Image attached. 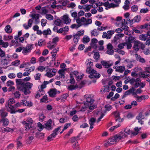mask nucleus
<instances>
[{
    "instance_id": "obj_1",
    "label": "nucleus",
    "mask_w": 150,
    "mask_h": 150,
    "mask_svg": "<svg viewBox=\"0 0 150 150\" xmlns=\"http://www.w3.org/2000/svg\"><path fill=\"white\" fill-rule=\"evenodd\" d=\"M132 131L129 128L126 127L124 130L121 131L115 136L119 141L120 140L123 139L127 137V136L131 134Z\"/></svg>"
},
{
    "instance_id": "obj_2",
    "label": "nucleus",
    "mask_w": 150,
    "mask_h": 150,
    "mask_svg": "<svg viewBox=\"0 0 150 150\" xmlns=\"http://www.w3.org/2000/svg\"><path fill=\"white\" fill-rule=\"evenodd\" d=\"M84 99L86 102L84 104V106H83L81 109V111H85L88 108L87 105H90L92 104L94 101L93 99L91 97V96L90 95H85Z\"/></svg>"
},
{
    "instance_id": "obj_3",
    "label": "nucleus",
    "mask_w": 150,
    "mask_h": 150,
    "mask_svg": "<svg viewBox=\"0 0 150 150\" xmlns=\"http://www.w3.org/2000/svg\"><path fill=\"white\" fill-rule=\"evenodd\" d=\"M23 87L20 88V91H22L25 95H27L30 93V90L33 86V84L27 82L25 83Z\"/></svg>"
},
{
    "instance_id": "obj_4",
    "label": "nucleus",
    "mask_w": 150,
    "mask_h": 150,
    "mask_svg": "<svg viewBox=\"0 0 150 150\" xmlns=\"http://www.w3.org/2000/svg\"><path fill=\"white\" fill-rule=\"evenodd\" d=\"M86 72L90 74V75L89 76V77L90 78H98L100 76V74L97 73L96 70L91 67H87L86 70Z\"/></svg>"
},
{
    "instance_id": "obj_5",
    "label": "nucleus",
    "mask_w": 150,
    "mask_h": 150,
    "mask_svg": "<svg viewBox=\"0 0 150 150\" xmlns=\"http://www.w3.org/2000/svg\"><path fill=\"white\" fill-rule=\"evenodd\" d=\"M22 123L25 125V129L28 130L31 128L30 125L33 124V121L32 118L29 117L27 118L26 121H23Z\"/></svg>"
},
{
    "instance_id": "obj_6",
    "label": "nucleus",
    "mask_w": 150,
    "mask_h": 150,
    "mask_svg": "<svg viewBox=\"0 0 150 150\" xmlns=\"http://www.w3.org/2000/svg\"><path fill=\"white\" fill-rule=\"evenodd\" d=\"M54 126V123L51 119L49 120L44 125V128L49 131L52 130Z\"/></svg>"
},
{
    "instance_id": "obj_7",
    "label": "nucleus",
    "mask_w": 150,
    "mask_h": 150,
    "mask_svg": "<svg viewBox=\"0 0 150 150\" xmlns=\"http://www.w3.org/2000/svg\"><path fill=\"white\" fill-rule=\"evenodd\" d=\"M118 142V141L115 135L112 138L108 139L105 144V145L108 146L114 144Z\"/></svg>"
},
{
    "instance_id": "obj_8",
    "label": "nucleus",
    "mask_w": 150,
    "mask_h": 150,
    "mask_svg": "<svg viewBox=\"0 0 150 150\" xmlns=\"http://www.w3.org/2000/svg\"><path fill=\"white\" fill-rule=\"evenodd\" d=\"M134 38L132 36H130L129 37L126 42H125V45L127 46V48L128 49H130L132 46V44L134 42Z\"/></svg>"
},
{
    "instance_id": "obj_9",
    "label": "nucleus",
    "mask_w": 150,
    "mask_h": 150,
    "mask_svg": "<svg viewBox=\"0 0 150 150\" xmlns=\"http://www.w3.org/2000/svg\"><path fill=\"white\" fill-rule=\"evenodd\" d=\"M60 129V127H58L55 129L53 131V133L51 134L47 138L48 139L51 141L54 139L55 137V136L58 134Z\"/></svg>"
},
{
    "instance_id": "obj_10",
    "label": "nucleus",
    "mask_w": 150,
    "mask_h": 150,
    "mask_svg": "<svg viewBox=\"0 0 150 150\" xmlns=\"http://www.w3.org/2000/svg\"><path fill=\"white\" fill-rule=\"evenodd\" d=\"M57 70L54 69H48L47 70L46 76L48 77L51 78L54 76L56 73Z\"/></svg>"
},
{
    "instance_id": "obj_11",
    "label": "nucleus",
    "mask_w": 150,
    "mask_h": 150,
    "mask_svg": "<svg viewBox=\"0 0 150 150\" xmlns=\"http://www.w3.org/2000/svg\"><path fill=\"white\" fill-rule=\"evenodd\" d=\"M124 35V34L123 33H118L116 34L113 40V42L116 44L118 42H119L120 38L123 37Z\"/></svg>"
},
{
    "instance_id": "obj_12",
    "label": "nucleus",
    "mask_w": 150,
    "mask_h": 150,
    "mask_svg": "<svg viewBox=\"0 0 150 150\" xmlns=\"http://www.w3.org/2000/svg\"><path fill=\"white\" fill-rule=\"evenodd\" d=\"M5 107L7 110L10 112L11 114H14L16 112V109L14 106L6 103Z\"/></svg>"
},
{
    "instance_id": "obj_13",
    "label": "nucleus",
    "mask_w": 150,
    "mask_h": 150,
    "mask_svg": "<svg viewBox=\"0 0 150 150\" xmlns=\"http://www.w3.org/2000/svg\"><path fill=\"white\" fill-rule=\"evenodd\" d=\"M32 49V46L30 45H28L25 47H23L22 48V53L24 54H26L27 53L31 52Z\"/></svg>"
},
{
    "instance_id": "obj_14",
    "label": "nucleus",
    "mask_w": 150,
    "mask_h": 150,
    "mask_svg": "<svg viewBox=\"0 0 150 150\" xmlns=\"http://www.w3.org/2000/svg\"><path fill=\"white\" fill-rule=\"evenodd\" d=\"M101 63L105 68H108L113 64V62L111 61H106L104 60L101 62Z\"/></svg>"
},
{
    "instance_id": "obj_15",
    "label": "nucleus",
    "mask_w": 150,
    "mask_h": 150,
    "mask_svg": "<svg viewBox=\"0 0 150 150\" xmlns=\"http://www.w3.org/2000/svg\"><path fill=\"white\" fill-rule=\"evenodd\" d=\"M17 87L18 89L20 90V88L23 87L24 86L25 83L23 79H16V80Z\"/></svg>"
},
{
    "instance_id": "obj_16",
    "label": "nucleus",
    "mask_w": 150,
    "mask_h": 150,
    "mask_svg": "<svg viewBox=\"0 0 150 150\" xmlns=\"http://www.w3.org/2000/svg\"><path fill=\"white\" fill-rule=\"evenodd\" d=\"M147 73L145 72L144 73L143 72H139V75L140 77L143 78H146L150 76V71L149 68H148L146 70Z\"/></svg>"
},
{
    "instance_id": "obj_17",
    "label": "nucleus",
    "mask_w": 150,
    "mask_h": 150,
    "mask_svg": "<svg viewBox=\"0 0 150 150\" xmlns=\"http://www.w3.org/2000/svg\"><path fill=\"white\" fill-rule=\"evenodd\" d=\"M132 94L134 97L135 98L137 95L136 94V91L134 88H132L130 89L129 90L127 91L125 93V95L127 96Z\"/></svg>"
},
{
    "instance_id": "obj_18",
    "label": "nucleus",
    "mask_w": 150,
    "mask_h": 150,
    "mask_svg": "<svg viewBox=\"0 0 150 150\" xmlns=\"http://www.w3.org/2000/svg\"><path fill=\"white\" fill-rule=\"evenodd\" d=\"M140 16H137L132 20H130L129 19H128L127 21L128 22L129 24L132 25L134 23L139 22L140 20Z\"/></svg>"
},
{
    "instance_id": "obj_19",
    "label": "nucleus",
    "mask_w": 150,
    "mask_h": 150,
    "mask_svg": "<svg viewBox=\"0 0 150 150\" xmlns=\"http://www.w3.org/2000/svg\"><path fill=\"white\" fill-rule=\"evenodd\" d=\"M103 5L106 7L105 9H106L111 8H114L118 7L117 4H115L113 3L110 4L108 1L104 3L103 4Z\"/></svg>"
},
{
    "instance_id": "obj_20",
    "label": "nucleus",
    "mask_w": 150,
    "mask_h": 150,
    "mask_svg": "<svg viewBox=\"0 0 150 150\" xmlns=\"http://www.w3.org/2000/svg\"><path fill=\"white\" fill-rule=\"evenodd\" d=\"M48 93L50 97H54L56 94H59L60 91H57L55 88H52L50 90Z\"/></svg>"
},
{
    "instance_id": "obj_21",
    "label": "nucleus",
    "mask_w": 150,
    "mask_h": 150,
    "mask_svg": "<svg viewBox=\"0 0 150 150\" xmlns=\"http://www.w3.org/2000/svg\"><path fill=\"white\" fill-rule=\"evenodd\" d=\"M80 139L79 137H74L71 138V142L72 143V146L79 145L78 141Z\"/></svg>"
},
{
    "instance_id": "obj_22",
    "label": "nucleus",
    "mask_w": 150,
    "mask_h": 150,
    "mask_svg": "<svg viewBox=\"0 0 150 150\" xmlns=\"http://www.w3.org/2000/svg\"><path fill=\"white\" fill-rule=\"evenodd\" d=\"M134 45L133 47L134 50L136 51H138L139 49L141 43L139 41L136 40L134 38Z\"/></svg>"
},
{
    "instance_id": "obj_23",
    "label": "nucleus",
    "mask_w": 150,
    "mask_h": 150,
    "mask_svg": "<svg viewBox=\"0 0 150 150\" xmlns=\"http://www.w3.org/2000/svg\"><path fill=\"white\" fill-rule=\"evenodd\" d=\"M85 19V17H82L81 18H78L76 19V22L80 26L82 25H83L84 26Z\"/></svg>"
},
{
    "instance_id": "obj_24",
    "label": "nucleus",
    "mask_w": 150,
    "mask_h": 150,
    "mask_svg": "<svg viewBox=\"0 0 150 150\" xmlns=\"http://www.w3.org/2000/svg\"><path fill=\"white\" fill-rule=\"evenodd\" d=\"M108 50L106 53L109 55H112L114 53V51L112 50V46L111 44H108L107 46Z\"/></svg>"
},
{
    "instance_id": "obj_25",
    "label": "nucleus",
    "mask_w": 150,
    "mask_h": 150,
    "mask_svg": "<svg viewBox=\"0 0 150 150\" xmlns=\"http://www.w3.org/2000/svg\"><path fill=\"white\" fill-rule=\"evenodd\" d=\"M135 98H136L137 101L139 102H141L143 100L147 99L149 98V96L147 95L140 96L137 95Z\"/></svg>"
},
{
    "instance_id": "obj_26",
    "label": "nucleus",
    "mask_w": 150,
    "mask_h": 150,
    "mask_svg": "<svg viewBox=\"0 0 150 150\" xmlns=\"http://www.w3.org/2000/svg\"><path fill=\"white\" fill-rule=\"evenodd\" d=\"M33 21L32 19H29L28 22V24L25 23L23 25V26L25 29L27 30L31 28L33 23Z\"/></svg>"
},
{
    "instance_id": "obj_27",
    "label": "nucleus",
    "mask_w": 150,
    "mask_h": 150,
    "mask_svg": "<svg viewBox=\"0 0 150 150\" xmlns=\"http://www.w3.org/2000/svg\"><path fill=\"white\" fill-rule=\"evenodd\" d=\"M125 61L126 62L125 65L128 69H131L133 67V61L129 59H127L125 60Z\"/></svg>"
},
{
    "instance_id": "obj_28",
    "label": "nucleus",
    "mask_w": 150,
    "mask_h": 150,
    "mask_svg": "<svg viewBox=\"0 0 150 150\" xmlns=\"http://www.w3.org/2000/svg\"><path fill=\"white\" fill-rule=\"evenodd\" d=\"M21 105L23 106H31L32 103L31 101H27L25 100H22L21 101Z\"/></svg>"
},
{
    "instance_id": "obj_29",
    "label": "nucleus",
    "mask_w": 150,
    "mask_h": 150,
    "mask_svg": "<svg viewBox=\"0 0 150 150\" xmlns=\"http://www.w3.org/2000/svg\"><path fill=\"white\" fill-rule=\"evenodd\" d=\"M59 48L58 47H56L51 52L52 56L53 57L52 60H54L55 59V57L57 53L59 51Z\"/></svg>"
},
{
    "instance_id": "obj_30",
    "label": "nucleus",
    "mask_w": 150,
    "mask_h": 150,
    "mask_svg": "<svg viewBox=\"0 0 150 150\" xmlns=\"http://www.w3.org/2000/svg\"><path fill=\"white\" fill-rule=\"evenodd\" d=\"M63 20L64 23L66 24H69L71 22V20L67 15H65L63 16Z\"/></svg>"
},
{
    "instance_id": "obj_31",
    "label": "nucleus",
    "mask_w": 150,
    "mask_h": 150,
    "mask_svg": "<svg viewBox=\"0 0 150 150\" xmlns=\"http://www.w3.org/2000/svg\"><path fill=\"white\" fill-rule=\"evenodd\" d=\"M45 93V92L44 90H41L40 89L36 93L35 98H39L42 95H44Z\"/></svg>"
},
{
    "instance_id": "obj_32",
    "label": "nucleus",
    "mask_w": 150,
    "mask_h": 150,
    "mask_svg": "<svg viewBox=\"0 0 150 150\" xmlns=\"http://www.w3.org/2000/svg\"><path fill=\"white\" fill-rule=\"evenodd\" d=\"M136 58L137 60L142 63H144L145 62V59L140 55L138 54H136Z\"/></svg>"
},
{
    "instance_id": "obj_33",
    "label": "nucleus",
    "mask_w": 150,
    "mask_h": 150,
    "mask_svg": "<svg viewBox=\"0 0 150 150\" xmlns=\"http://www.w3.org/2000/svg\"><path fill=\"white\" fill-rule=\"evenodd\" d=\"M96 121V119L94 118H91L89 120V122L90 126V130H91L93 128V125Z\"/></svg>"
},
{
    "instance_id": "obj_34",
    "label": "nucleus",
    "mask_w": 150,
    "mask_h": 150,
    "mask_svg": "<svg viewBox=\"0 0 150 150\" xmlns=\"http://www.w3.org/2000/svg\"><path fill=\"white\" fill-rule=\"evenodd\" d=\"M125 70V67L124 66H120L118 67L117 69L115 70L116 72L122 73Z\"/></svg>"
},
{
    "instance_id": "obj_35",
    "label": "nucleus",
    "mask_w": 150,
    "mask_h": 150,
    "mask_svg": "<svg viewBox=\"0 0 150 150\" xmlns=\"http://www.w3.org/2000/svg\"><path fill=\"white\" fill-rule=\"evenodd\" d=\"M56 45L57 43H54L51 42V41H50L48 43L47 47L49 49L52 50L54 48Z\"/></svg>"
},
{
    "instance_id": "obj_36",
    "label": "nucleus",
    "mask_w": 150,
    "mask_h": 150,
    "mask_svg": "<svg viewBox=\"0 0 150 150\" xmlns=\"http://www.w3.org/2000/svg\"><path fill=\"white\" fill-rule=\"evenodd\" d=\"M84 20V26H87L88 25L91 24L92 23V20L91 18H85Z\"/></svg>"
},
{
    "instance_id": "obj_37",
    "label": "nucleus",
    "mask_w": 150,
    "mask_h": 150,
    "mask_svg": "<svg viewBox=\"0 0 150 150\" xmlns=\"http://www.w3.org/2000/svg\"><path fill=\"white\" fill-rule=\"evenodd\" d=\"M129 2L127 0H126L125 2V5L123 6V8L125 10H127L129 8Z\"/></svg>"
},
{
    "instance_id": "obj_38",
    "label": "nucleus",
    "mask_w": 150,
    "mask_h": 150,
    "mask_svg": "<svg viewBox=\"0 0 150 150\" xmlns=\"http://www.w3.org/2000/svg\"><path fill=\"white\" fill-rule=\"evenodd\" d=\"M115 30H108L107 32V35L108 39H109L111 38L112 35L114 33Z\"/></svg>"
},
{
    "instance_id": "obj_39",
    "label": "nucleus",
    "mask_w": 150,
    "mask_h": 150,
    "mask_svg": "<svg viewBox=\"0 0 150 150\" xmlns=\"http://www.w3.org/2000/svg\"><path fill=\"white\" fill-rule=\"evenodd\" d=\"M86 64L88 67H91L93 66V61L91 59H88L86 62Z\"/></svg>"
},
{
    "instance_id": "obj_40",
    "label": "nucleus",
    "mask_w": 150,
    "mask_h": 150,
    "mask_svg": "<svg viewBox=\"0 0 150 150\" xmlns=\"http://www.w3.org/2000/svg\"><path fill=\"white\" fill-rule=\"evenodd\" d=\"M91 34L92 36H97L98 35V30L95 29L91 32Z\"/></svg>"
},
{
    "instance_id": "obj_41",
    "label": "nucleus",
    "mask_w": 150,
    "mask_h": 150,
    "mask_svg": "<svg viewBox=\"0 0 150 150\" xmlns=\"http://www.w3.org/2000/svg\"><path fill=\"white\" fill-rule=\"evenodd\" d=\"M16 102V100L13 98H10L8 99V100L6 102V103L11 105L14 104Z\"/></svg>"
},
{
    "instance_id": "obj_42",
    "label": "nucleus",
    "mask_w": 150,
    "mask_h": 150,
    "mask_svg": "<svg viewBox=\"0 0 150 150\" xmlns=\"http://www.w3.org/2000/svg\"><path fill=\"white\" fill-rule=\"evenodd\" d=\"M141 129V128H139L138 127H135L134 129V131L132 132L131 134H132L134 135H137L138 133L139 132Z\"/></svg>"
},
{
    "instance_id": "obj_43",
    "label": "nucleus",
    "mask_w": 150,
    "mask_h": 150,
    "mask_svg": "<svg viewBox=\"0 0 150 150\" xmlns=\"http://www.w3.org/2000/svg\"><path fill=\"white\" fill-rule=\"evenodd\" d=\"M3 122V126L4 127L7 126L9 124V121L8 119L4 118L2 119Z\"/></svg>"
},
{
    "instance_id": "obj_44",
    "label": "nucleus",
    "mask_w": 150,
    "mask_h": 150,
    "mask_svg": "<svg viewBox=\"0 0 150 150\" xmlns=\"http://www.w3.org/2000/svg\"><path fill=\"white\" fill-rule=\"evenodd\" d=\"M59 76L61 79H64L65 77L64 76V71L63 70H60L58 71Z\"/></svg>"
},
{
    "instance_id": "obj_45",
    "label": "nucleus",
    "mask_w": 150,
    "mask_h": 150,
    "mask_svg": "<svg viewBox=\"0 0 150 150\" xmlns=\"http://www.w3.org/2000/svg\"><path fill=\"white\" fill-rule=\"evenodd\" d=\"M48 84V83L47 82V81H44L43 83L41 85L40 89L43 90V89L44 88H46V85ZM38 88L39 89H40L39 87H38Z\"/></svg>"
},
{
    "instance_id": "obj_46",
    "label": "nucleus",
    "mask_w": 150,
    "mask_h": 150,
    "mask_svg": "<svg viewBox=\"0 0 150 150\" xmlns=\"http://www.w3.org/2000/svg\"><path fill=\"white\" fill-rule=\"evenodd\" d=\"M54 23L56 25L59 26L62 24V21L61 20L58 19L54 21Z\"/></svg>"
},
{
    "instance_id": "obj_47",
    "label": "nucleus",
    "mask_w": 150,
    "mask_h": 150,
    "mask_svg": "<svg viewBox=\"0 0 150 150\" xmlns=\"http://www.w3.org/2000/svg\"><path fill=\"white\" fill-rule=\"evenodd\" d=\"M51 33V31L50 28H48L47 30H44L43 31V34L45 35H50Z\"/></svg>"
},
{
    "instance_id": "obj_48",
    "label": "nucleus",
    "mask_w": 150,
    "mask_h": 150,
    "mask_svg": "<svg viewBox=\"0 0 150 150\" xmlns=\"http://www.w3.org/2000/svg\"><path fill=\"white\" fill-rule=\"evenodd\" d=\"M13 38V36L12 35H4V40L5 41H9Z\"/></svg>"
},
{
    "instance_id": "obj_49",
    "label": "nucleus",
    "mask_w": 150,
    "mask_h": 150,
    "mask_svg": "<svg viewBox=\"0 0 150 150\" xmlns=\"http://www.w3.org/2000/svg\"><path fill=\"white\" fill-rule=\"evenodd\" d=\"M79 39V37L77 35L75 34V35H74V41L76 44H77L78 42Z\"/></svg>"
},
{
    "instance_id": "obj_50",
    "label": "nucleus",
    "mask_w": 150,
    "mask_h": 150,
    "mask_svg": "<svg viewBox=\"0 0 150 150\" xmlns=\"http://www.w3.org/2000/svg\"><path fill=\"white\" fill-rule=\"evenodd\" d=\"M5 30L8 33H11L12 32V30L9 25H6L5 28Z\"/></svg>"
},
{
    "instance_id": "obj_51",
    "label": "nucleus",
    "mask_w": 150,
    "mask_h": 150,
    "mask_svg": "<svg viewBox=\"0 0 150 150\" xmlns=\"http://www.w3.org/2000/svg\"><path fill=\"white\" fill-rule=\"evenodd\" d=\"M83 42L84 43H87L90 41L89 37L87 36H84L83 38Z\"/></svg>"
},
{
    "instance_id": "obj_52",
    "label": "nucleus",
    "mask_w": 150,
    "mask_h": 150,
    "mask_svg": "<svg viewBox=\"0 0 150 150\" xmlns=\"http://www.w3.org/2000/svg\"><path fill=\"white\" fill-rule=\"evenodd\" d=\"M127 23V21H126L125 19L122 20V24L121 25L119 26V23H116V24L117 25L119 26H122L123 27L124 26V25H126Z\"/></svg>"
},
{
    "instance_id": "obj_53",
    "label": "nucleus",
    "mask_w": 150,
    "mask_h": 150,
    "mask_svg": "<svg viewBox=\"0 0 150 150\" xmlns=\"http://www.w3.org/2000/svg\"><path fill=\"white\" fill-rule=\"evenodd\" d=\"M22 34V31H19L17 35H15L14 37V39L16 40H18V38H19Z\"/></svg>"
},
{
    "instance_id": "obj_54",
    "label": "nucleus",
    "mask_w": 150,
    "mask_h": 150,
    "mask_svg": "<svg viewBox=\"0 0 150 150\" xmlns=\"http://www.w3.org/2000/svg\"><path fill=\"white\" fill-rule=\"evenodd\" d=\"M14 96L16 98H19L21 96V94L18 91H17L13 93Z\"/></svg>"
},
{
    "instance_id": "obj_55",
    "label": "nucleus",
    "mask_w": 150,
    "mask_h": 150,
    "mask_svg": "<svg viewBox=\"0 0 150 150\" xmlns=\"http://www.w3.org/2000/svg\"><path fill=\"white\" fill-rule=\"evenodd\" d=\"M137 119L138 120H141L144 119V116L143 115L142 113V112H140L139 113L138 116L136 117Z\"/></svg>"
},
{
    "instance_id": "obj_56",
    "label": "nucleus",
    "mask_w": 150,
    "mask_h": 150,
    "mask_svg": "<svg viewBox=\"0 0 150 150\" xmlns=\"http://www.w3.org/2000/svg\"><path fill=\"white\" fill-rule=\"evenodd\" d=\"M30 16L32 17V18L31 19L33 20V19H39V18L40 15L38 14H32L31 16H30Z\"/></svg>"
},
{
    "instance_id": "obj_57",
    "label": "nucleus",
    "mask_w": 150,
    "mask_h": 150,
    "mask_svg": "<svg viewBox=\"0 0 150 150\" xmlns=\"http://www.w3.org/2000/svg\"><path fill=\"white\" fill-rule=\"evenodd\" d=\"M93 7L91 5H85L83 8L87 11H89L91 8Z\"/></svg>"
},
{
    "instance_id": "obj_58",
    "label": "nucleus",
    "mask_w": 150,
    "mask_h": 150,
    "mask_svg": "<svg viewBox=\"0 0 150 150\" xmlns=\"http://www.w3.org/2000/svg\"><path fill=\"white\" fill-rule=\"evenodd\" d=\"M38 130L41 131L44 128V125H43L40 122H38Z\"/></svg>"
},
{
    "instance_id": "obj_59",
    "label": "nucleus",
    "mask_w": 150,
    "mask_h": 150,
    "mask_svg": "<svg viewBox=\"0 0 150 150\" xmlns=\"http://www.w3.org/2000/svg\"><path fill=\"white\" fill-rule=\"evenodd\" d=\"M20 64V61L19 60H16L12 62V64L15 66H18Z\"/></svg>"
},
{
    "instance_id": "obj_60",
    "label": "nucleus",
    "mask_w": 150,
    "mask_h": 150,
    "mask_svg": "<svg viewBox=\"0 0 150 150\" xmlns=\"http://www.w3.org/2000/svg\"><path fill=\"white\" fill-rule=\"evenodd\" d=\"M120 124H118L117 125L111 127L109 129V130L111 132L113 131L114 130L120 127Z\"/></svg>"
},
{
    "instance_id": "obj_61",
    "label": "nucleus",
    "mask_w": 150,
    "mask_h": 150,
    "mask_svg": "<svg viewBox=\"0 0 150 150\" xmlns=\"http://www.w3.org/2000/svg\"><path fill=\"white\" fill-rule=\"evenodd\" d=\"M139 39L143 41H145L147 38V36L145 35H142L139 36Z\"/></svg>"
},
{
    "instance_id": "obj_62",
    "label": "nucleus",
    "mask_w": 150,
    "mask_h": 150,
    "mask_svg": "<svg viewBox=\"0 0 150 150\" xmlns=\"http://www.w3.org/2000/svg\"><path fill=\"white\" fill-rule=\"evenodd\" d=\"M48 100L47 95H45L41 99L40 101L42 102L46 103Z\"/></svg>"
},
{
    "instance_id": "obj_63",
    "label": "nucleus",
    "mask_w": 150,
    "mask_h": 150,
    "mask_svg": "<svg viewBox=\"0 0 150 150\" xmlns=\"http://www.w3.org/2000/svg\"><path fill=\"white\" fill-rule=\"evenodd\" d=\"M84 31L83 30H80L78 31L76 34L79 35V37L80 36L83 35H84Z\"/></svg>"
},
{
    "instance_id": "obj_64",
    "label": "nucleus",
    "mask_w": 150,
    "mask_h": 150,
    "mask_svg": "<svg viewBox=\"0 0 150 150\" xmlns=\"http://www.w3.org/2000/svg\"><path fill=\"white\" fill-rule=\"evenodd\" d=\"M94 58L96 60H98L100 57L99 53L98 52H95L93 56Z\"/></svg>"
}]
</instances>
